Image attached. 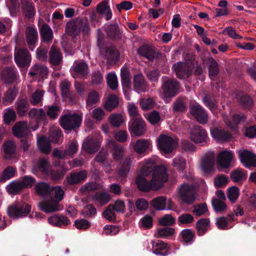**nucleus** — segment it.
I'll list each match as a JSON object with an SVG mask.
<instances>
[{
  "mask_svg": "<svg viewBox=\"0 0 256 256\" xmlns=\"http://www.w3.org/2000/svg\"><path fill=\"white\" fill-rule=\"evenodd\" d=\"M140 171L137 176L136 183L138 188L142 192L150 190H157L168 180L166 168L163 166L156 167L152 159H148L140 164Z\"/></svg>",
  "mask_w": 256,
  "mask_h": 256,
  "instance_id": "1",
  "label": "nucleus"
},
{
  "mask_svg": "<svg viewBox=\"0 0 256 256\" xmlns=\"http://www.w3.org/2000/svg\"><path fill=\"white\" fill-rule=\"evenodd\" d=\"M188 182L182 184L178 190V196L184 203L191 204L196 198L195 188L196 185L194 184L192 176L188 180Z\"/></svg>",
  "mask_w": 256,
  "mask_h": 256,
  "instance_id": "2",
  "label": "nucleus"
},
{
  "mask_svg": "<svg viewBox=\"0 0 256 256\" xmlns=\"http://www.w3.org/2000/svg\"><path fill=\"white\" fill-rule=\"evenodd\" d=\"M61 134L62 132L59 128L54 127L52 128L50 131V140L44 136H42L38 138L37 142L39 148L44 153H49L51 150L50 141L58 144V139L61 136Z\"/></svg>",
  "mask_w": 256,
  "mask_h": 256,
  "instance_id": "3",
  "label": "nucleus"
},
{
  "mask_svg": "<svg viewBox=\"0 0 256 256\" xmlns=\"http://www.w3.org/2000/svg\"><path fill=\"white\" fill-rule=\"evenodd\" d=\"M157 146L160 152L167 157L178 146L177 140L168 134H160L156 140Z\"/></svg>",
  "mask_w": 256,
  "mask_h": 256,
  "instance_id": "4",
  "label": "nucleus"
},
{
  "mask_svg": "<svg viewBox=\"0 0 256 256\" xmlns=\"http://www.w3.org/2000/svg\"><path fill=\"white\" fill-rule=\"evenodd\" d=\"M30 210L29 204L22 202H16L8 209V214L13 218H18L26 216Z\"/></svg>",
  "mask_w": 256,
  "mask_h": 256,
  "instance_id": "5",
  "label": "nucleus"
},
{
  "mask_svg": "<svg viewBox=\"0 0 256 256\" xmlns=\"http://www.w3.org/2000/svg\"><path fill=\"white\" fill-rule=\"evenodd\" d=\"M179 84L176 80H167L162 84L161 97L168 102V99L174 96L177 94Z\"/></svg>",
  "mask_w": 256,
  "mask_h": 256,
  "instance_id": "6",
  "label": "nucleus"
},
{
  "mask_svg": "<svg viewBox=\"0 0 256 256\" xmlns=\"http://www.w3.org/2000/svg\"><path fill=\"white\" fill-rule=\"evenodd\" d=\"M82 121L80 116L73 114H66L60 119L62 127L66 130H72L80 126Z\"/></svg>",
  "mask_w": 256,
  "mask_h": 256,
  "instance_id": "7",
  "label": "nucleus"
},
{
  "mask_svg": "<svg viewBox=\"0 0 256 256\" xmlns=\"http://www.w3.org/2000/svg\"><path fill=\"white\" fill-rule=\"evenodd\" d=\"M14 59L16 64L20 68L28 67L31 62V56L25 48H16Z\"/></svg>",
  "mask_w": 256,
  "mask_h": 256,
  "instance_id": "8",
  "label": "nucleus"
},
{
  "mask_svg": "<svg viewBox=\"0 0 256 256\" xmlns=\"http://www.w3.org/2000/svg\"><path fill=\"white\" fill-rule=\"evenodd\" d=\"M208 134L206 130L200 126H195L190 132V138L196 144L204 145L206 142Z\"/></svg>",
  "mask_w": 256,
  "mask_h": 256,
  "instance_id": "9",
  "label": "nucleus"
},
{
  "mask_svg": "<svg viewBox=\"0 0 256 256\" xmlns=\"http://www.w3.org/2000/svg\"><path fill=\"white\" fill-rule=\"evenodd\" d=\"M178 78L184 79L188 78L192 74L193 64L191 62H178L172 66Z\"/></svg>",
  "mask_w": 256,
  "mask_h": 256,
  "instance_id": "10",
  "label": "nucleus"
},
{
  "mask_svg": "<svg viewBox=\"0 0 256 256\" xmlns=\"http://www.w3.org/2000/svg\"><path fill=\"white\" fill-rule=\"evenodd\" d=\"M47 200H44L38 203V206L40 210L50 213L60 210L62 208L58 202H55L52 198H46Z\"/></svg>",
  "mask_w": 256,
  "mask_h": 256,
  "instance_id": "11",
  "label": "nucleus"
},
{
  "mask_svg": "<svg viewBox=\"0 0 256 256\" xmlns=\"http://www.w3.org/2000/svg\"><path fill=\"white\" fill-rule=\"evenodd\" d=\"M240 162L246 168L256 166V156L247 150H240L238 152Z\"/></svg>",
  "mask_w": 256,
  "mask_h": 256,
  "instance_id": "12",
  "label": "nucleus"
},
{
  "mask_svg": "<svg viewBox=\"0 0 256 256\" xmlns=\"http://www.w3.org/2000/svg\"><path fill=\"white\" fill-rule=\"evenodd\" d=\"M130 132L136 136H142L146 130V124L142 118L130 120L128 124Z\"/></svg>",
  "mask_w": 256,
  "mask_h": 256,
  "instance_id": "13",
  "label": "nucleus"
},
{
  "mask_svg": "<svg viewBox=\"0 0 256 256\" xmlns=\"http://www.w3.org/2000/svg\"><path fill=\"white\" fill-rule=\"evenodd\" d=\"M106 147L110 150L114 159L116 160H120L123 156L124 150L122 146H119L114 140L108 138L106 142Z\"/></svg>",
  "mask_w": 256,
  "mask_h": 256,
  "instance_id": "14",
  "label": "nucleus"
},
{
  "mask_svg": "<svg viewBox=\"0 0 256 256\" xmlns=\"http://www.w3.org/2000/svg\"><path fill=\"white\" fill-rule=\"evenodd\" d=\"M214 160V152H208L205 154L200 164V168L204 172H209L213 170Z\"/></svg>",
  "mask_w": 256,
  "mask_h": 256,
  "instance_id": "15",
  "label": "nucleus"
},
{
  "mask_svg": "<svg viewBox=\"0 0 256 256\" xmlns=\"http://www.w3.org/2000/svg\"><path fill=\"white\" fill-rule=\"evenodd\" d=\"M152 206L157 210H172V202L170 199L167 200L164 196L158 197L151 202Z\"/></svg>",
  "mask_w": 256,
  "mask_h": 256,
  "instance_id": "16",
  "label": "nucleus"
},
{
  "mask_svg": "<svg viewBox=\"0 0 256 256\" xmlns=\"http://www.w3.org/2000/svg\"><path fill=\"white\" fill-rule=\"evenodd\" d=\"M100 146V142L97 138L90 137L84 139L82 144V149L88 154H93L98 151Z\"/></svg>",
  "mask_w": 256,
  "mask_h": 256,
  "instance_id": "17",
  "label": "nucleus"
},
{
  "mask_svg": "<svg viewBox=\"0 0 256 256\" xmlns=\"http://www.w3.org/2000/svg\"><path fill=\"white\" fill-rule=\"evenodd\" d=\"M190 112L200 124H206L208 121V116L204 108L199 104L190 107Z\"/></svg>",
  "mask_w": 256,
  "mask_h": 256,
  "instance_id": "18",
  "label": "nucleus"
},
{
  "mask_svg": "<svg viewBox=\"0 0 256 256\" xmlns=\"http://www.w3.org/2000/svg\"><path fill=\"white\" fill-rule=\"evenodd\" d=\"M26 37L30 50L33 51L35 48L38 38L36 29L32 26L28 27L26 30Z\"/></svg>",
  "mask_w": 256,
  "mask_h": 256,
  "instance_id": "19",
  "label": "nucleus"
},
{
  "mask_svg": "<svg viewBox=\"0 0 256 256\" xmlns=\"http://www.w3.org/2000/svg\"><path fill=\"white\" fill-rule=\"evenodd\" d=\"M133 86L134 91L138 93L146 92L149 89L144 76L142 74H138L134 76Z\"/></svg>",
  "mask_w": 256,
  "mask_h": 256,
  "instance_id": "20",
  "label": "nucleus"
},
{
  "mask_svg": "<svg viewBox=\"0 0 256 256\" xmlns=\"http://www.w3.org/2000/svg\"><path fill=\"white\" fill-rule=\"evenodd\" d=\"M234 156L232 151L222 150L218 155V162L222 167L228 168L230 165Z\"/></svg>",
  "mask_w": 256,
  "mask_h": 256,
  "instance_id": "21",
  "label": "nucleus"
},
{
  "mask_svg": "<svg viewBox=\"0 0 256 256\" xmlns=\"http://www.w3.org/2000/svg\"><path fill=\"white\" fill-rule=\"evenodd\" d=\"M26 122H16L12 128L14 134L18 138L27 136L30 133Z\"/></svg>",
  "mask_w": 256,
  "mask_h": 256,
  "instance_id": "22",
  "label": "nucleus"
},
{
  "mask_svg": "<svg viewBox=\"0 0 256 256\" xmlns=\"http://www.w3.org/2000/svg\"><path fill=\"white\" fill-rule=\"evenodd\" d=\"M152 144L146 139H140L136 140L133 146L134 152L139 154H143L151 150Z\"/></svg>",
  "mask_w": 256,
  "mask_h": 256,
  "instance_id": "23",
  "label": "nucleus"
},
{
  "mask_svg": "<svg viewBox=\"0 0 256 256\" xmlns=\"http://www.w3.org/2000/svg\"><path fill=\"white\" fill-rule=\"evenodd\" d=\"M48 222L53 226H62L70 224V220L62 215L54 214L48 218Z\"/></svg>",
  "mask_w": 256,
  "mask_h": 256,
  "instance_id": "24",
  "label": "nucleus"
},
{
  "mask_svg": "<svg viewBox=\"0 0 256 256\" xmlns=\"http://www.w3.org/2000/svg\"><path fill=\"white\" fill-rule=\"evenodd\" d=\"M72 75L74 77V72L82 76L87 74L88 72L87 64L83 62H75L71 68Z\"/></svg>",
  "mask_w": 256,
  "mask_h": 256,
  "instance_id": "25",
  "label": "nucleus"
},
{
  "mask_svg": "<svg viewBox=\"0 0 256 256\" xmlns=\"http://www.w3.org/2000/svg\"><path fill=\"white\" fill-rule=\"evenodd\" d=\"M100 98V94L96 92L90 91L86 98V108L88 110H92L93 106L99 102Z\"/></svg>",
  "mask_w": 256,
  "mask_h": 256,
  "instance_id": "26",
  "label": "nucleus"
},
{
  "mask_svg": "<svg viewBox=\"0 0 256 256\" xmlns=\"http://www.w3.org/2000/svg\"><path fill=\"white\" fill-rule=\"evenodd\" d=\"M167 248L168 244L162 240L154 241L152 242V252L156 255L167 256L168 254L167 252H161V251L166 250Z\"/></svg>",
  "mask_w": 256,
  "mask_h": 256,
  "instance_id": "27",
  "label": "nucleus"
},
{
  "mask_svg": "<svg viewBox=\"0 0 256 256\" xmlns=\"http://www.w3.org/2000/svg\"><path fill=\"white\" fill-rule=\"evenodd\" d=\"M210 134L218 142L226 140L230 138V134L218 128L211 130Z\"/></svg>",
  "mask_w": 256,
  "mask_h": 256,
  "instance_id": "28",
  "label": "nucleus"
},
{
  "mask_svg": "<svg viewBox=\"0 0 256 256\" xmlns=\"http://www.w3.org/2000/svg\"><path fill=\"white\" fill-rule=\"evenodd\" d=\"M92 199L96 203L103 206L108 203L111 199L110 195L107 192H98L92 196Z\"/></svg>",
  "mask_w": 256,
  "mask_h": 256,
  "instance_id": "29",
  "label": "nucleus"
},
{
  "mask_svg": "<svg viewBox=\"0 0 256 256\" xmlns=\"http://www.w3.org/2000/svg\"><path fill=\"white\" fill-rule=\"evenodd\" d=\"M32 76H39L42 78L46 77L48 74V68L46 66L40 64H35L29 72Z\"/></svg>",
  "mask_w": 256,
  "mask_h": 256,
  "instance_id": "30",
  "label": "nucleus"
},
{
  "mask_svg": "<svg viewBox=\"0 0 256 256\" xmlns=\"http://www.w3.org/2000/svg\"><path fill=\"white\" fill-rule=\"evenodd\" d=\"M22 4L23 12L27 17L32 18L36 14V10L32 2L26 0H22Z\"/></svg>",
  "mask_w": 256,
  "mask_h": 256,
  "instance_id": "31",
  "label": "nucleus"
},
{
  "mask_svg": "<svg viewBox=\"0 0 256 256\" xmlns=\"http://www.w3.org/2000/svg\"><path fill=\"white\" fill-rule=\"evenodd\" d=\"M86 176L87 172L85 170L72 174L70 176L67 177L68 182L71 184H78L84 180Z\"/></svg>",
  "mask_w": 256,
  "mask_h": 256,
  "instance_id": "32",
  "label": "nucleus"
},
{
  "mask_svg": "<svg viewBox=\"0 0 256 256\" xmlns=\"http://www.w3.org/2000/svg\"><path fill=\"white\" fill-rule=\"evenodd\" d=\"M2 76L5 82L11 83L16 78L18 74L13 68H8L3 70Z\"/></svg>",
  "mask_w": 256,
  "mask_h": 256,
  "instance_id": "33",
  "label": "nucleus"
},
{
  "mask_svg": "<svg viewBox=\"0 0 256 256\" xmlns=\"http://www.w3.org/2000/svg\"><path fill=\"white\" fill-rule=\"evenodd\" d=\"M23 187L20 180H15L10 182L6 186L8 192L11 195H15L20 192Z\"/></svg>",
  "mask_w": 256,
  "mask_h": 256,
  "instance_id": "34",
  "label": "nucleus"
},
{
  "mask_svg": "<svg viewBox=\"0 0 256 256\" xmlns=\"http://www.w3.org/2000/svg\"><path fill=\"white\" fill-rule=\"evenodd\" d=\"M18 92V90L16 88H9L2 97L3 104L4 105H8L12 103L16 98Z\"/></svg>",
  "mask_w": 256,
  "mask_h": 256,
  "instance_id": "35",
  "label": "nucleus"
},
{
  "mask_svg": "<svg viewBox=\"0 0 256 256\" xmlns=\"http://www.w3.org/2000/svg\"><path fill=\"white\" fill-rule=\"evenodd\" d=\"M64 191L60 186H56L50 188L48 198H52L55 202H59L64 198Z\"/></svg>",
  "mask_w": 256,
  "mask_h": 256,
  "instance_id": "36",
  "label": "nucleus"
},
{
  "mask_svg": "<svg viewBox=\"0 0 256 256\" xmlns=\"http://www.w3.org/2000/svg\"><path fill=\"white\" fill-rule=\"evenodd\" d=\"M50 188L49 185L44 182L38 183L35 186L37 193L44 198H48Z\"/></svg>",
  "mask_w": 256,
  "mask_h": 256,
  "instance_id": "37",
  "label": "nucleus"
},
{
  "mask_svg": "<svg viewBox=\"0 0 256 256\" xmlns=\"http://www.w3.org/2000/svg\"><path fill=\"white\" fill-rule=\"evenodd\" d=\"M110 124L114 127H118L125 121V118L122 114H112L108 118Z\"/></svg>",
  "mask_w": 256,
  "mask_h": 256,
  "instance_id": "38",
  "label": "nucleus"
},
{
  "mask_svg": "<svg viewBox=\"0 0 256 256\" xmlns=\"http://www.w3.org/2000/svg\"><path fill=\"white\" fill-rule=\"evenodd\" d=\"M50 62L54 65H58L62 60V56L58 49L52 46L50 52Z\"/></svg>",
  "mask_w": 256,
  "mask_h": 256,
  "instance_id": "39",
  "label": "nucleus"
},
{
  "mask_svg": "<svg viewBox=\"0 0 256 256\" xmlns=\"http://www.w3.org/2000/svg\"><path fill=\"white\" fill-rule=\"evenodd\" d=\"M138 54L142 56L148 60H152L154 57V50L148 46H141L138 50Z\"/></svg>",
  "mask_w": 256,
  "mask_h": 256,
  "instance_id": "40",
  "label": "nucleus"
},
{
  "mask_svg": "<svg viewBox=\"0 0 256 256\" xmlns=\"http://www.w3.org/2000/svg\"><path fill=\"white\" fill-rule=\"evenodd\" d=\"M16 105L18 114L21 116L25 115L29 108V104L26 98L18 99Z\"/></svg>",
  "mask_w": 256,
  "mask_h": 256,
  "instance_id": "41",
  "label": "nucleus"
},
{
  "mask_svg": "<svg viewBox=\"0 0 256 256\" xmlns=\"http://www.w3.org/2000/svg\"><path fill=\"white\" fill-rule=\"evenodd\" d=\"M230 178L234 182L242 181L246 178V172L243 169L238 168L231 172Z\"/></svg>",
  "mask_w": 256,
  "mask_h": 256,
  "instance_id": "42",
  "label": "nucleus"
},
{
  "mask_svg": "<svg viewBox=\"0 0 256 256\" xmlns=\"http://www.w3.org/2000/svg\"><path fill=\"white\" fill-rule=\"evenodd\" d=\"M78 24L77 20L69 22L66 25V32L72 36L78 35L80 33Z\"/></svg>",
  "mask_w": 256,
  "mask_h": 256,
  "instance_id": "43",
  "label": "nucleus"
},
{
  "mask_svg": "<svg viewBox=\"0 0 256 256\" xmlns=\"http://www.w3.org/2000/svg\"><path fill=\"white\" fill-rule=\"evenodd\" d=\"M40 34L43 40L49 42L53 38V32L50 27L48 24H44L40 29Z\"/></svg>",
  "mask_w": 256,
  "mask_h": 256,
  "instance_id": "44",
  "label": "nucleus"
},
{
  "mask_svg": "<svg viewBox=\"0 0 256 256\" xmlns=\"http://www.w3.org/2000/svg\"><path fill=\"white\" fill-rule=\"evenodd\" d=\"M105 56L107 60V62L113 63L118 59V52L116 49L113 48H108L106 50Z\"/></svg>",
  "mask_w": 256,
  "mask_h": 256,
  "instance_id": "45",
  "label": "nucleus"
},
{
  "mask_svg": "<svg viewBox=\"0 0 256 256\" xmlns=\"http://www.w3.org/2000/svg\"><path fill=\"white\" fill-rule=\"evenodd\" d=\"M118 104V97L114 94L110 95L105 104V108L108 110L111 111L116 108Z\"/></svg>",
  "mask_w": 256,
  "mask_h": 256,
  "instance_id": "46",
  "label": "nucleus"
},
{
  "mask_svg": "<svg viewBox=\"0 0 256 256\" xmlns=\"http://www.w3.org/2000/svg\"><path fill=\"white\" fill-rule=\"evenodd\" d=\"M120 76L122 86L130 88V72L126 68H122L121 69Z\"/></svg>",
  "mask_w": 256,
  "mask_h": 256,
  "instance_id": "47",
  "label": "nucleus"
},
{
  "mask_svg": "<svg viewBox=\"0 0 256 256\" xmlns=\"http://www.w3.org/2000/svg\"><path fill=\"white\" fill-rule=\"evenodd\" d=\"M174 232V229L169 227L158 228L157 232L154 234V236L156 238H166L173 235Z\"/></svg>",
  "mask_w": 256,
  "mask_h": 256,
  "instance_id": "48",
  "label": "nucleus"
},
{
  "mask_svg": "<svg viewBox=\"0 0 256 256\" xmlns=\"http://www.w3.org/2000/svg\"><path fill=\"white\" fill-rule=\"evenodd\" d=\"M186 165V160L180 156H176L173 160L172 166L180 172L184 170Z\"/></svg>",
  "mask_w": 256,
  "mask_h": 256,
  "instance_id": "49",
  "label": "nucleus"
},
{
  "mask_svg": "<svg viewBox=\"0 0 256 256\" xmlns=\"http://www.w3.org/2000/svg\"><path fill=\"white\" fill-rule=\"evenodd\" d=\"M105 30L108 34L112 38H116L118 36L120 32L118 26L116 24H106Z\"/></svg>",
  "mask_w": 256,
  "mask_h": 256,
  "instance_id": "50",
  "label": "nucleus"
},
{
  "mask_svg": "<svg viewBox=\"0 0 256 256\" xmlns=\"http://www.w3.org/2000/svg\"><path fill=\"white\" fill-rule=\"evenodd\" d=\"M16 118V114L14 110L7 108L4 111V119L6 123L9 124Z\"/></svg>",
  "mask_w": 256,
  "mask_h": 256,
  "instance_id": "51",
  "label": "nucleus"
},
{
  "mask_svg": "<svg viewBox=\"0 0 256 256\" xmlns=\"http://www.w3.org/2000/svg\"><path fill=\"white\" fill-rule=\"evenodd\" d=\"M92 116L96 122H100L104 118L106 112L102 108H96L92 111Z\"/></svg>",
  "mask_w": 256,
  "mask_h": 256,
  "instance_id": "52",
  "label": "nucleus"
},
{
  "mask_svg": "<svg viewBox=\"0 0 256 256\" xmlns=\"http://www.w3.org/2000/svg\"><path fill=\"white\" fill-rule=\"evenodd\" d=\"M98 10L100 14H103L106 18L108 20L112 18V12L109 6L104 4H100L98 6Z\"/></svg>",
  "mask_w": 256,
  "mask_h": 256,
  "instance_id": "53",
  "label": "nucleus"
},
{
  "mask_svg": "<svg viewBox=\"0 0 256 256\" xmlns=\"http://www.w3.org/2000/svg\"><path fill=\"white\" fill-rule=\"evenodd\" d=\"M107 84L110 89L115 90L118 86L117 76L114 73L108 74L106 78Z\"/></svg>",
  "mask_w": 256,
  "mask_h": 256,
  "instance_id": "54",
  "label": "nucleus"
},
{
  "mask_svg": "<svg viewBox=\"0 0 256 256\" xmlns=\"http://www.w3.org/2000/svg\"><path fill=\"white\" fill-rule=\"evenodd\" d=\"M210 65L208 66L209 70V76L210 78L213 80L215 77V76L218 74V64L216 61L213 58H210L209 60Z\"/></svg>",
  "mask_w": 256,
  "mask_h": 256,
  "instance_id": "55",
  "label": "nucleus"
},
{
  "mask_svg": "<svg viewBox=\"0 0 256 256\" xmlns=\"http://www.w3.org/2000/svg\"><path fill=\"white\" fill-rule=\"evenodd\" d=\"M49 166L48 162L45 159L39 160L35 166L36 168L40 170L46 174H48L49 173Z\"/></svg>",
  "mask_w": 256,
  "mask_h": 256,
  "instance_id": "56",
  "label": "nucleus"
},
{
  "mask_svg": "<svg viewBox=\"0 0 256 256\" xmlns=\"http://www.w3.org/2000/svg\"><path fill=\"white\" fill-rule=\"evenodd\" d=\"M128 110L131 118V120L142 118L141 116L138 112L137 108L133 103L128 104Z\"/></svg>",
  "mask_w": 256,
  "mask_h": 256,
  "instance_id": "57",
  "label": "nucleus"
},
{
  "mask_svg": "<svg viewBox=\"0 0 256 256\" xmlns=\"http://www.w3.org/2000/svg\"><path fill=\"white\" fill-rule=\"evenodd\" d=\"M16 169L14 168L8 166L4 171L2 175L0 178V182H5L6 180L11 178L14 176Z\"/></svg>",
  "mask_w": 256,
  "mask_h": 256,
  "instance_id": "58",
  "label": "nucleus"
},
{
  "mask_svg": "<svg viewBox=\"0 0 256 256\" xmlns=\"http://www.w3.org/2000/svg\"><path fill=\"white\" fill-rule=\"evenodd\" d=\"M132 160L130 158H126L118 170V174L122 176H125L129 172L130 168L132 164Z\"/></svg>",
  "mask_w": 256,
  "mask_h": 256,
  "instance_id": "59",
  "label": "nucleus"
},
{
  "mask_svg": "<svg viewBox=\"0 0 256 256\" xmlns=\"http://www.w3.org/2000/svg\"><path fill=\"white\" fill-rule=\"evenodd\" d=\"M240 194L238 188L236 186L230 188L228 190V197L229 200L234 203L238 198Z\"/></svg>",
  "mask_w": 256,
  "mask_h": 256,
  "instance_id": "60",
  "label": "nucleus"
},
{
  "mask_svg": "<svg viewBox=\"0 0 256 256\" xmlns=\"http://www.w3.org/2000/svg\"><path fill=\"white\" fill-rule=\"evenodd\" d=\"M224 200L218 198H214L212 200V206L216 212H222L226 209V206Z\"/></svg>",
  "mask_w": 256,
  "mask_h": 256,
  "instance_id": "61",
  "label": "nucleus"
},
{
  "mask_svg": "<svg viewBox=\"0 0 256 256\" xmlns=\"http://www.w3.org/2000/svg\"><path fill=\"white\" fill-rule=\"evenodd\" d=\"M112 204L108 206L106 209L103 212L102 216L106 220L113 221L116 220V212Z\"/></svg>",
  "mask_w": 256,
  "mask_h": 256,
  "instance_id": "62",
  "label": "nucleus"
},
{
  "mask_svg": "<svg viewBox=\"0 0 256 256\" xmlns=\"http://www.w3.org/2000/svg\"><path fill=\"white\" fill-rule=\"evenodd\" d=\"M140 105L144 110H148L152 108L155 102L152 98H143L140 100Z\"/></svg>",
  "mask_w": 256,
  "mask_h": 256,
  "instance_id": "63",
  "label": "nucleus"
},
{
  "mask_svg": "<svg viewBox=\"0 0 256 256\" xmlns=\"http://www.w3.org/2000/svg\"><path fill=\"white\" fill-rule=\"evenodd\" d=\"M70 84L68 80L62 81L60 84L62 95L64 98L66 99L70 94Z\"/></svg>",
  "mask_w": 256,
  "mask_h": 256,
  "instance_id": "64",
  "label": "nucleus"
}]
</instances>
